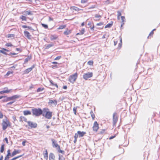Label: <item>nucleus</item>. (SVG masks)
Segmentation results:
<instances>
[{
  "label": "nucleus",
  "instance_id": "ddd939ff",
  "mask_svg": "<svg viewBox=\"0 0 160 160\" xmlns=\"http://www.w3.org/2000/svg\"><path fill=\"white\" fill-rule=\"evenodd\" d=\"M20 151L19 150H14V151L12 153L11 157H12L16 155L17 154L20 153Z\"/></svg>",
  "mask_w": 160,
  "mask_h": 160
},
{
  "label": "nucleus",
  "instance_id": "e433bc0d",
  "mask_svg": "<svg viewBox=\"0 0 160 160\" xmlns=\"http://www.w3.org/2000/svg\"><path fill=\"white\" fill-rule=\"evenodd\" d=\"M22 156H23V155L18 156L17 157H16L10 159V160H15L16 159L22 157Z\"/></svg>",
  "mask_w": 160,
  "mask_h": 160
},
{
  "label": "nucleus",
  "instance_id": "0e129e2a",
  "mask_svg": "<svg viewBox=\"0 0 160 160\" xmlns=\"http://www.w3.org/2000/svg\"><path fill=\"white\" fill-rule=\"evenodd\" d=\"M27 28H28V29L31 30H32V31H34V29L31 27L27 26Z\"/></svg>",
  "mask_w": 160,
  "mask_h": 160
},
{
  "label": "nucleus",
  "instance_id": "052dcab7",
  "mask_svg": "<svg viewBox=\"0 0 160 160\" xmlns=\"http://www.w3.org/2000/svg\"><path fill=\"white\" fill-rule=\"evenodd\" d=\"M10 157L6 156L4 160H9Z\"/></svg>",
  "mask_w": 160,
  "mask_h": 160
},
{
  "label": "nucleus",
  "instance_id": "49530a36",
  "mask_svg": "<svg viewBox=\"0 0 160 160\" xmlns=\"http://www.w3.org/2000/svg\"><path fill=\"white\" fill-rule=\"evenodd\" d=\"M88 0H81V3H85L87 2Z\"/></svg>",
  "mask_w": 160,
  "mask_h": 160
},
{
  "label": "nucleus",
  "instance_id": "13d9d810",
  "mask_svg": "<svg viewBox=\"0 0 160 160\" xmlns=\"http://www.w3.org/2000/svg\"><path fill=\"white\" fill-rule=\"evenodd\" d=\"M3 50L4 51H6V52H9V50L5 48H2V50Z\"/></svg>",
  "mask_w": 160,
  "mask_h": 160
},
{
  "label": "nucleus",
  "instance_id": "b1692460",
  "mask_svg": "<svg viewBox=\"0 0 160 160\" xmlns=\"http://www.w3.org/2000/svg\"><path fill=\"white\" fill-rule=\"evenodd\" d=\"M113 24V22H111V23H108L105 27V28H110L111 27Z\"/></svg>",
  "mask_w": 160,
  "mask_h": 160
},
{
  "label": "nucleus",
  "instance_id": "4c0bfd02",
  "mask_svg": "<svg viewBox=\"0 0 160 160\" xmlns=\"http://www.w3.org/2000/svg\"><path fill=\"white\" fill-rule=\"evenodd\" d=\"M24 15H30L31 14V12L30 11H28L24 12Z\"/></svg>",
  "mask_w": 160,
  "mask_h": 160
},
{
  "label": "nucleus",
  "instance_id": "f257e3e1",
  "mask_svg": "<svg viewBox=\"0 0 160 160\" xmlns=\"http://www.w3.org/2000/svg\"><path fill=\"white\" fill-rule=\"evenodd\" d=\"M52 112L50 111L49 109L47 108H44L43 109L42 115L46 118L50 119L52 116Z\"/></svg>",
  "mask_w": 160,
  "mask_h": 160
},
{
  "label": "nucleus",
  "instance_id": "09e8293b",
  "mask_svg": "<svg viewBox=\"0 0 160 160\" xmlns=\"http://www.w3.org/2000/svg\"><path fill=\"white\" fill-rule=\"evenodd\" d=\"M61 56H58L57 57H56L54 59V60H59L61 58Z\"/></svg>",
  "mask_w": 160,
  "mask_h": 160
},
{
  "label": "nucleus",
  "instance_id": "0eeeda50",
  "mask_svg": "<svg viewBox=\"0 0 160 160\" xmlns=\"http://www.w3.org/2000/svg\"><path fill=\"white\" fill-rule=\"evenodd\" d=\"M118 120V118L117 115V113H114L113 115V124L115 125L117 122Z\"/></svg>",
  "mask_w": 160,
  "mask_h": 160
},
{
  "label": "nucleus",
  "instance_id": "7ed1b4c3",
  "mask_svg": "<svg viewBox=\"0 0 160 160\" xmlns=\"http://www.w3.org/2000/svg\"><path fill=\"white\" fill-rule=\"evenodd\" d=\"M2 128L3 130H5L8 126H10V123L9 121L7 119H4L2 123Z\"/></svg>",
  "mask_w": 160,
  "mask_h": 160
},
{
  "label": "nucleus",
  "instance_id": "dca6fc26",
  "mask_svg": "<svg viewBox=\"0 0 160 160\" xmlns=\"http://www.w3.org/2000/svg\"><path fill=\"white\" fill-rule=\"evenodd\" d=\"M48 104H53L54 105H56L57 104V102L56 100H49Z\"/></svg>",
  "mask_w": 160,
  "mask_h": 160
},
{
  "label": "nucleus",
  "instance_id": "bf43d9fd",
  "mask_svg": "<svg viewBox=\"0 0 160 160\" xmlns=\"http://www.w3.org/2000/svg\"><path fill=\"white\" fill-rule=\"evenodd\" d=\"M77 108L76 107H74L73 108V111L74 112V114H76V112Z\"/></svg>",
  "mask_w": 160,
  "mask_h": 160
},
{
  "label": "nucleus",
  "instance_id": "de8ad7c7",
  "mask_svg": "<svg viewBox=\"0 0 160 160\" xmlns=\"http://www.w3.org/2000/svg\"><path fill=\"white\" fill-rule=\"evenodd\" d=\"M42 27H44L45 28L47 29L48 28V26L46 24H42Z\"/></svg>",
  "mask_w": 160,
  "mask_h": 160
},
{
  "label": "nucleus",
  "instance_id": "bb28decb",
  "mask_svg": "<svg viewBox=\"0 0 160 160\" xmlns=\"http://www.w3.org/2000/svg\"><path fill=\"white\" fill-rule=\"evenodd\" d=\"M56 149L58 150V152L61 153L63 154H64L65 152L64 151L60 149V146L59 147V148H58Z\"/></svg>",
  "mask_w": 160,
  "mask_h": 160
},
{
  "label": "nucleus",
  "instance_id": "603ef678",
  "mask_svg": "<svg viewBox=\"0 0 160 160\" xmlns=\"http://www.w3.org/2000/svg\"><path fill=\"white\" fill-rule=\"evenodd\" d=\"M105 129H102L99 132V133L102 134L105 132Z\"/></svg>",
  "mask_w": 160,
  "mask_h": 160
},
{
  "label": "nucleus",
  "instance_id": "79ce46f5",
  "mask_svg": "<svg viewBox=\"0 0 160 160\" xmlns=\"http://www.w3.org/2000/svg\"><path fill=\"white\" fill-rule=\"evenodd\" d=\"M5 46L7 47H11L13 45L11 43H8L6 44Z\"/></svg>",
  "mask_w": 160,
  "mask_h": 160
},
{
  "label": "nucleus",
  "instance_id": "4468645a",
  "mask_svg": "<svg viewBox=\"0 0 160 160\" xmlns=\"http://www.w3.org/2000/svg\"><path fill=\"white\" fill-rule=\"evenodd\" d=\"M55 156L52 153H50L49 154V160H55Z\"/></svg>",
  "mask_w": 160,
  "mask_h": 160
},
{
  "label": "nucleus",
  "instance_id": "9b49d317",
  "mask_svg": "<svg viewBox=\"0 0 160 160\" xmlns=\"http://www.w3.org/2000/svg\"><path fill=\"white\" fill-rule=\"evenodd\" d=\"M20 97V96L18 95H16L11 97H8L9 101L12 100H13V101L14 100L15 101V100L16 99Z\"/></svg>",
  "mask_w": 160,
  "mask_h": 160
},
{
  "label": "nucleus",
  "instance_id": "a19ab883",
  "mask_svg": "<svg viewBox=\"0 0 160 160\" xmlns=\"http://www.w3.org/2000/svg\"><path fill=\"white\" fill-rule=\"evenodd\" d=\"M7 154L6 156H9V157H11V153H10V150L9 149L7 151Z\"/></svg>",
  "mask_w": 160,
  "mask_h": 160
},
{
  "label": "nucleus",
  "instance_id": "4d7b16f0",
  "mask_svg": "<svg viewBox=\"0 0 160 160\" xmlns=\"http://www.w3.org/2000/svg\"><path fill=\"white\" fill-rule=\"evenodd\" d=\"M101 17V16L99 15L96 14L95 15V18H98Z\"/></svg>",
  "mask_w": 160,
  "mask_h": 160
},
{
  "label": "nucleus",
  "instance_id": "7c9ffc66",
  "mask_svg": "<svg viewBox=\"0 0 160 160\" xmlns=\"http://www.w3.org/2000/svg\"><path fill=\"white\" fill-rule=\"evenodd\" d=\"M31 59L30 57L28 56L27 58H26L24 60V63H27Z\"/></svg>",
  "mask_w": 160,
  "mask_h": 160
},
{
  "label": "nucleus",
  "instance_id": "f03ea898",
  "mask_svg": "<svg viewBox=\"0 0 160 160\" xmlns=\"http://www.w3.org/2000/svg\"><path fill=\"white\" fill-rule=\"evenodd\" d=\"M32 111L33 116L38 117L42 115L43 113V110L40 108H33L32 109Z\"/></svg>",
  "mask_w": 160,
  "mask_h": 160
},
{
  "label": "nucleus",
  "instance_id": "864d4df0",
  "mask_svg": "<svg viewBox=\"0 0 160 160\" xmlns=\"http://www.w3.org/2000/svg\"><path fill=\"white\" fill-rule=\"evenodd\" d=\"M13 73V72H11L10 71H8L6 74V75L8 76L11 74H12Z\"/></svg>",
  "mask_w": 160,
  "mask_h": 160
},
{
  "label": "nucleus",
  "instance_id": "5701e85b",
  "mask_svg": "<svg viewBox=\"0 0 160 160\" xmlns=\"http://www.w3.org/2000/svg\"><path fill=\"white\" fill-rule=\"evenodd\" d=\"M121 20L122 21V24L121 25V27H122L124 24V22H125V18L124 16H121Z\"/></svg>",
  "mask_w": 160,
  "mask_h": 160
},
{
  "label": "nucleus",
  "instance_id": "69168bd1",
  "mask_svg": "<svg viewBox=\"0 0 160 160\" xmlns=\"http://www.w3.org/2000/svg\"><path fill=\"white\" fill-rule=\"evenodd\" d=\"M103 24V23L102 22H100L99 23H98L97 24V26H100L102 25Z\"/></svg>",
  "mask_w": 160,
  "mask_h": 160
},
{
  "label": "nucleus",
  "instance_id": "39448f33",
  "mask_svg": "<svg viewBox=\"0 0 160 160\" xmlns=\"http://www.w3.org/2000/svg\"><path fill=\"white\" fill-rule=\"evenodd\" d=\"M51 140L52 142V147L56 149L59 148L60 146L58 144L57 141L53 138L51 139Z\"/></svg>",
  "mask_w": 160,
  "mask_h": 160
},
{
  "label": "nucleus",
  "instance_id": "6ab92c4d",
  "mask_svg": "<svg viewBox=\"0 0 160 160\" xmlns=\"http://www.w3.org/2000/svg\"><path fill=\"white\" fill-rule=\"evenodd\" d=\"M23 114L24 115H31V113L30 111L28 110H25L23 111Z\"/></svg>",
  "mask_w": 160,
  "mask_h": 160
},
{
  "label": "nucleus",
  "instance_id": "6e6552de",
  "mask_svg": "<svg viewBox=\"0 0 160 160\" xmlns=\"http://www.w3.org/2000/svg\"><path fill=\"white\" fill-rule=\"evenodd\" d=\"M92 128L94 131L96 132L98 130L99 128V125L97 121L94 122Z\"/></svg>",
  "mask_w": 160,
  "mask_h": 160
},
{
  "label": "nucleus",
  "instance_id": "3c124183",
  "mask_svg": "<svg viewBox=\"0 0 160 160\" xmlns=\"http://www.w3.org/2000/svg\"><path fill=\"white\" fill-rule=\"evenodd\" d=\"M15 102V101L14 100V101H12V102H8V103L7 104V105H8V106L11 105Z\"/></svg>",
  "mask_w": 160,
  "mask_h": 160
},
{
  "label": "nucleus",
  "instance_id": "423d86ee",
  "mask_svg": "<svg viewBox=\"0 0 160 160\" xmlns=\"http://www.w3.org/2000/svg\"><path fill=\"white\" fill-rule=\"evenodd\" d=\"M93 73L92 72H88L84 74L83 75V78L86 80H87L88 78L92 77Z\"/></svg>",
  "mask_w": 160,
  "mask_h": 160
},
{
  "label": "nucleus",
  "instance_id": "473e14b6",
  "mask_svg": "<svg viewBox=\"0 0 160 160\" xmlns=\"http://www.w3.org/2000/svg\"><path fill=\"white\" fill-rule=\"evenodd\" d=\"M90 114H91V117H92V119L94 120V119L95 116L92 110H91V111Z\"/></svg>",
  "mask_w": 160,
  "mask_h": 160
},
{
  "label": "nucleus",
  "instance_id": "9d476101",
  "mask_svg": "<svg viewBox=\"0 0 160 160\" xmlns=\"http://www.w3.org/2000/svg\"><path fill=\"white\" fill-rule=\"evenodd\" d=\"M24 36L26 37L28 39H31V35L30 33L28 31L25 30L24 32Z\"/></svg>",
  "mask_w": 160,
  "mask_h": 160
},
{
  "label": "nucleus",
  "instance_id": "f8f14e48",
  "mask_svg": "<svg viewBox=\"0 0 160 160\" xmlns=\"http://www.w3.org/2000/svg\"><path fill=\"white\" fill-rule=\"evenodd\" d=\"M77 133L78 134V136L79 137H83L86 133V132L80 131H78Z\"/></svg>",
  "mask_w": 160,
  "mask_h": 160
},
{
  "label": "nucleus",
  "instance_id": "f704fd0d",
  "mask_svg": "<svg viewBox=\"0 0 160 160\" xmlns=\"http://www.w3.org/2000/svg\"><path fill=\"white\" fill-rule=\"evenodd\" d=\"M50 82L52 85L56 87L57 88H58V86L57 84L56 83H54L53 82V81L52 80H50Z\"/></svg>",
  "mask_w": 160,
  "mask_h": 160
},
{
  "label": "nucleus",
  "instance_id": "4be33fe9",
  "mask_svg": "<svg viewBox=\"0 0 160 160\" xmlns=\"http://www.w3.org/2000/svg\"><path fill=\"white\" fill-rule=\"evenodd\" d=\"M71 9L72 10H75L77 11H79L80 10V9L75 6L72 7L71 8Z\"/></svg>",
  "mask_w": 160,
  "mask_h": 160
},
{
  "label": "nucleus",
  "instance_id": "680f3d73",
  "mask_svg": "<svg viewBox=\"0 0 160 160\" xmlns=\"http://www.w3.org/2000/svg\"><path fill=\"white\" fill-rule=\"evenodd\" d=\"M3 117V115L2 113L0 111V118H2Z\"/></svg>",
  "mask_w": 160,
  "mask_h": 160
},
{
  "label": "nucleus",
  "instance_id": "393cba45",
  "mask_svg": "<svg viewBox=\"0 0 160 160\" xmlns=\"http://www.w3.org/2000/svg\"><path fill=\"white\" fill-rule=\"evenodd\" d=\"M85 29L84 28H83L80 31V32L76 34V35H82L84 34L85 32Z\"/></svg>",
  "mask_w": 160,
  "mask_h": 160
},
{
  "label": "nucleus",
  "instance_id": "2eb2a0df",
  "mask_svg": "<svg viewBox=\"0 0 160 160\" xmlns=\"http://www.w3.org/2000/svg\"><path fill=\"white\" fill-rule=\"evenodd\" d=\"M34 65H33L31 67L26 69L25 71V72L26 73H29L32 70V69L34 68Z\"/></svg>",
  "mask_w": 160,
  "mask_h": 160
},
{
  "label": "nucleus",
  "instance_id": "6e6d98bb",
  "mask_svg": "<svg viewBox=\"0 0 160 160\" xmlns=\"http://www.w3.org/2000/svg\"><path fill=\"white\" fill-rule=\"evenodd\" d=\"M78 136V133H76L74 136V139H77Z\"/></svg>",
  "mask_w": 160,
  "mask_h": 160
},
{
  "label": "nucleus",
  "instance_id": "e2e57ef3",
  "mask_svg": "<svg viewBox=\"0 0 160 160\" xmlns=\"http://www.w3.org/2000/svg\"><path fill=\"white\" fill-rule=\"evenodd\" d=\"M153 31H152L149 34V36H148V37L150 36H151V35H153Z\"/></svg>",
  "mask_w": 160,
  "mask_h": 160
},
{
  "label": "nucleus",
  "instance_id": "c756f323",
  "mask_svg": "<svg viewBox=\"0 0 160 160\" xmlns=\"http://www.w3.org/2000/svg\"><path fill=\"white\" fill-rule=\"evenodd\" d=\"M20 18L21 19L22 21H27V18L25 16L22 15L20 16Z\"/></svg>",
  "mask_w": 160,
  "mask_h": 160
},
{
  "label": "nucleus",
  "instance_id": "a878e982",
  "mask_svg": "<svg viewBox=\"0 0 160 160\" xmlns=\"http://www.w3.org/2000/svg\"><path fill=\"white\" fill-rule=\"evenodd\" d=\"M119 38L120 39V42L118 44V48L119 49H120V48L121 47L122 45V39L121 36L119 37Z\"/></svg>",
  "mask_w": 160,
  "mask_h": 160
},
{
  "label": "nucleus",
  "instance_id": "c85d7f7f",
  "mask_svg": "<svg viewBox=\"0 0 160 160\" xmlns=\"http://www.w3.org/2000/svg\"><path fill=\"white\" fill-rule=\"evenodd\" d=\"M114 2V0H107L106 1V3L107 4L112 3Z\"/></svg>",
  "mask_w": 160,
  "mask_h": 160
},
{
  "label": "nucleus",
  "instance_id": "aec40b11",
  "mask_svg": "<svg viewBox=\"0 0 160 160\" xmlns=\"http://www.w3.org/2000/svg\"><path fill=\"white\" fill-rule=\"evenodd\" d=\"M58 37L56 35H51L50 37V40L52 41L55 40L57 39Z\"/></svg>",
  "mask_w": 160,
  "mask_h": 160
},
{
  "label": "nucleus",
  "instance_id": "1a4fd4ad",
  "mask_svg": "<svg viewBox=\"0 0 160 160\" xmlns=\"http://www.w3.org/2000/svg\"><path fill=\"white\" fill-rule=\"evenodd\" d=\"M28 124L29 126L31 128H36L37 126V125L36 123H34L31 121H28Z\"/></svg>",
  "mask_w": 160,
  "mask_h": 160
},
{
  "label": "nucleus",
  "instance_id": "338daca9",
  "mask_svg": "<svg viewBox=\"0 0 160 160\" xmlns=\"http://www.w3.org/2000/svg\"><path fill=\"white\" fill-rule=\"evenodd\" d=\"M16 50L18 51H19L20 52H21L22 50L21 49H20V48H16Z\"/></svg>",
  "mask_w": 160,
  "mask_h": 160
},
{
  "label": "nucleus",
  "instance_id": "774afa93",
  "mask_svg": "<svg viewBox=\"0 0 160 160\" xmlns=\"http://www.w3.org/2000/svg\"><path fill=\"white\" fill-rule=\"evenodd\" d=\"M118 18H119V17L120 16H121V13L119 12H118Z\"/></svg>",
  "mask_w": 160,
  "mask_h": 160
},
{
  "label": "nucleus",
  "instance_id": "8fccbe9b",
  "mask_svg": "<svg viewBox=\"0 0 160 160\" xmlns=\"http://www.w3.org/2000/svg\"><path fill=\"white\" fill-rule=\"evenodd\" d=\"M22 120L25 122H28L27 121V118H25L24 117H22Z\"/></svg>",
  "mask_w": 160,
  "mask_h": 160
},
{
  "label": "nucleus",
  "instance_id": "20e7f679",
  "mask_svg": "<svg viewBox=\"0 0 160 160\" xmlns=\"http://www.w3.org/2000/svg\"><path fill=\"white\" fill-rule=\"evenodd\" d=\"M78 73L76 72L74 74L70 75L69 77V81L72 83H73L78 78Z\"/></svg>",
  "mask_w": 160,
  "mask_h": 160
},
{
  "label": "nucleus",
  "instance_id": "cd10ccee",
  "mask_svg": "<svg viewBox=\"0 0 160 160\" xmlns=\"http://www.w3.org/2000/svg\"><path fill=\"white\" fill-rule=\"evenodd\" d=\"M10 90H7L0 91V94H2L5 93H9L10 92Z\"/></svg>",
  "mask_w": 160,
  "mask_h": 160
},
{
  "label": "nucleus",
  "instance_id": "a211bd4d",
  "mask_svg": "<svg viewBox=\"0 0 160 160\" xmlns=\"http://www.w3.org/2000/svg\"><path fill=\"white\" fill-rule=\"evenodd\" d=\"M44 158L46 160L48 159V153L47 150L45 151V153H43Z\"/></svg>",
  "mask_w": 160,
  "mask_h": 160
},
{
  "label": "nucleus",
  "instance_id": "f3484780",
  "mask_svg": "<svg viewBox=\"0 0 160 160\" xmlns=\"http://www.w3.org/2000/svg\"><path fill=\"white\" fill-rule=\"evenodd\" d=\"M54 44L52 43L45 45V49H48L49 48L54 46Z\"/></svg>",
  "mask_w": 160,
  "mask_h": 160
},
{
  "label": "nucleus",
  "instance_id": "58836bf2",
  "mask_svg": "<svg viewBox=\"0 0 160 160\" xmlns=\"http://www.w3.org/2000/svg\"><path fill=\"white\" fill-rule=\"evenodd\" d=\"M44 88H38L37 90V92H41L42 91H43V90H44Z\"/></svg>",
  "mask_w": 160,
  "mask_h": 160
},
{
  "label": "nucleus",
  "instance_id": "5fc2aeb1",
  "mask_svg": "<svg viewBox=\"0 0 160 160\" xmlns=\"http://www.w3.org/2000/svg\"><path fill=\"white\" fill-rule=\"evenodd\" d=\"M26 142V140H24L22 143V144L23 146H25V143Z\"/></svg>",
  "mask_w": 160,
  "mask_h": 160
},
{
  "label": "nucleus",
  "instance_id": "72a5a7b5",
  "mask_svg": "<svg viewBox=\"0 0 160 160\" xmlns=\"http://www.w3.org/2000/svg\"><path fill=\"white\" fill-rule=\"evenodd\" d=\"M59 160H65V158L62 155H59Z\"/></svg>",
  "mask_w": 160,
  "mask_h": 160
},
{
  "label": "nucleus",
  "instance_id": "ea45409f",
  "mask_svg": "<svg viewBox=\"0 0 160 160\" xmlns=\"http://www.w3.org/2000/svg\"><path fill=\"white\" fill-rule=\"evenodd\" d=\"M6 98L2 100V101L3 102H6L9 101L8 97H6Z\"/></svg>",
  "mask_w": 160,
  "mask_h": 160
},
{
  "label": "nucleus",
  "instance_id": "2f4dec72",
  "mask_svg": "<svg viewBox=\"0 0 160 160\" xmlns=\"http://www.w3.org/2000/svg\"><path fill=\"white\" fill-rule=\"evenodd\" d=\"M4 144H2L1 145V149H0L1 152L2 153L3 152V151H4Z\"/></svg>",
  "mask_w": 160,
  "mask_h": 160
},
{
  "label": "nucleus",
  "instance_id": "a18cd8bd",
  "mask_svg": "<svg viewBox=\"0 0 160 160\" xmlns=\"http://www.w3.org/2000/svg\"><path fill=\"white\" fill-rule=\"evenodd\" d=\"M7 52L4 51L3 50H0V53H3V54L6 55L8 54L7 53H6Z\"/></svg>",
  "mask_w": 160,
  "mask_h": 160
},
{
  "label": "nucleus",
  "instance_id": "37998d69",
  "mask_svg": "<svg viewBox=\"0 0 160 160\" xmlns=\"http://www.w3.org/2000/svg\"><path fill=\"white\" fill-rule=\"evenodd\" d=\"M14 34H8V38H10L11 37H14Z\"/></svg>",
  "mask_w": 160,
  "mask_h": 160
},
{
  "label": "nucleus",
  "instance_id": "c03bdc74",
  "mask_svg": "<svg viewBox=\"0 0 160 160\" xmlns=\"http://www.w3.org/2000/svg\"><path fill=\"white\" fill-rule=\"evenodd\" d=\"M88 64L90 65H92L93 64V62L92 61H89L88 62Z\"/></svg>",
  "mask_w": 160,
  "mask_h": 160
},
{
  "label": "nucleus",
  "instance_id": "c9c22d12",
  "mask_svg": "<svg viewBox=\"0 0 160 160\" xmlns=\"http://www.w3.org/2000/svg\"><path fill=\"white\" fill-rule=\"evenodd\" d=\"M66 25H61L59 26V28H57V30H58L60 29H63V28H66Z\"/></svg>",
  "mask_w": 160,
  "mask_h": 160
},
{
  "label": "nucleus",
  "instance_id": "412c9836",
  "mask_svg": "<svg viewBox=\"0 0 160 160\" xmlns=\"http://www.w3.org/2000/svg\"><path fill=\"white\" fill-rule=\"evenodd\" d=\"M71 32L70 30L67 29L63 33L64 35H67L69 34L70 33H71Z\"/></svg>",
  "mask_w": 160,
  "mask_h": 160
}]
</instances>
